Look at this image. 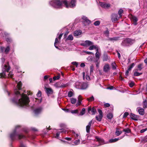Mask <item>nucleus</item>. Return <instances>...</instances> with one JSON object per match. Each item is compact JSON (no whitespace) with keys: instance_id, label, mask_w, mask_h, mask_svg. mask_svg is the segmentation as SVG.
Returning <instances> with one entry per match:
<instances>
[{"instance_id":"f257e3e1","label":"nucleus","mask_w":147,"mask_h":147,"mask_svg":"<svg viewBox=\"0 0 147 147\" xmlns=\"http://www.w3.org/2000/svg\"><path fill=\"white\" fill-rule=\"evenodd\" d=\"M22 86V83L20 81L18 83L17 86V88L14 90L15 97L12 100L13 103L21 107H26L28 106L29 99L26 94L24 93L21 94L19 92L18 90L21 89Z\"/></svg>"},{"instance_id":"f03ea898","label":"nucleus","mask_w":147,"mask_h":147,"mask_svg":"<svg viewBox=\"0 0 147 147\" xmlns=\"http://www.w3.org/2000/svg\"><path fill=\"white\" fill-rule=\"evenodd\" d=\"M10 69V67L8 63L3 65V67L2 68V72L0 73V78H12L13 76L12 72L10 71L9 74H8Z\"/></svg>"},{"instance_id":"7ed1b4c3","label":"nucleus","mask_w":147,"mask_h":147,"mask_svg":"<svg viewBox=\"0 0 147 147\" xmlns=\"http://www.w3.org/2000/svg\"><path fill=\"white\" fill-rule=\"evenodd\" d=\"M64 1V0L60 1L58 0H54L50 1L49 4L54 8L60 9L62 8L63 6H65L63 3Z\"/></svg>"},{"instance_id":"20e7f679","label":"nucleus","mask_w":147,"mask_h":147,"mask_svg":"<svg viewBox=\"0 0 147 147\" xmlns=\"http://www.w3.org/2000/svg\"><path fill=\"white\" fill-rule=\"evenodd\" d=\"M18 127V126H16L15 129L10 134V138L12 140L20 139L25 138V137L22 134H20L17 133L16 129Z\"/></svg>"},{"instance_id":"39448f33","label":"nucleus","mask_w":147,"mask_h":147,"mask_svg":"<svg viewBox=\"0 0 147 147\" xmlns=\"http://www.w3.org/2000/svg\"><path fill=\"white\" fill-rule=\"evenodd\" d=\"M63 3H64L65 6L66 8L74 7L76 6V0H71L69 4L68 3L66 0H64Z\"/></svg>"},{"instance_id":"423d86ee","label":"nucleus","mask_w":147,"mask_h":147,"mask_svg":"<svg viewBox=\"0 0 147 147\" xmlns=\"http://www.w3.org/2000/svg\"><path fill=\"white\" fill-rule=\"evenodd\" d=\"M134 42V40L127 38L123 40L121 43V45L123 46H127L131 45Z\"/></svg>"},{"instance_id":"0eeeda50","label":"nucleus","mask_w":147,"mask_h":147,"mask_svg":"<svg viewBox=\"0 0 147 147\" xmlns=\"http://www.w3.org/2000/svg\"><path fill=\"white\" fill-rule=\"evenodd\" d=\"M129 18L130 19L131 22H133V24L136 25L137 24V21L138 19L137 17L131 14H129L128 16Z\"/></svg>"},{"instance_id":"6e6552de","label":"nucleus","mask_w":147,"mask_h":147,"mask_svg":"<svg viewBox=\"0 0 147 147\" xmlns=\"http://www.w3.org/2000/svg\"><path fill=\"white\" fill-rule=\"evenodd\" d=\"M93 44V42L88 40H86L84 42L81 44V45L82 46L86 47L92 45Z\"/></svg>"},{"instance_id":"1a4fd4ad","label":"nucleus","mask_w":147,"mask_h":147,"mask_svg":"<svg viewBox=\"0 0 147 147\" xmlns=\"http://www.w3.org/2000/svg\"><path fill=\"white\" fill-rule=\"evenodd\" d=\"M96 139L97 141L99 143V145L97 146L106 143L105 142L104 140L103 139L100 138H99L98 137H96Z\"/></svg>"},{"instance_id":"9d476101","label":"nucleus","mask_w":147,"mask_h":147,"mask_svg":"<svg viewBox=\"0 0 147 147\" xmlns=\"http://www.w3.org/2000/svg\"><path fill=\"white\" fill-rule=\"evenodd\" d=\"M92 113V115H94L96 112V110L94 107L92 109L91 107H89L88 109V113L90 114L91 113L90 112Z\"/></svg>"},{"instance_id":"9b49d317","label":"nucleus","mask_w":147,"mask_h":147,"mask_svg":"<svg viewBox=\"0 0 147 147\" xmlns=\"http://www.w3.org/2000/svg\"><path fill=\"white\" fill-rule=\"evenodd\" d=\"M100 5L101 7L105 8H107L110 7V5L109 3H105L100 2Z\"/></svg>"},{"instance_id":"f8f14e48","label":"nucleus","mask_w":147,"mask_h":147,"mask_svg":"<svg viewBox=\"0 0 147 147\" xmlns=\"http://www.w3.org/2000/svg\"><path fill=\"white\" fill-rule=\"evenodd\" d=\"M120 18L118 16L117 14H113L112 15V20L113 21H115L118 20Z\"/></svg>"},{"instance_id":"ddd939ff","label":"nucleus","mask_w":147,"mask_h":147,"mask_svg":"<svg viewBox=\"0 0 147 147\" xmlns=\"http://www.w3.org/2000/svg\"><path fill=\"white\" fill-rule=\"evenodd\" d=\"M110 69L109 65L108 64L105 65L103 67V71L105 72H107Z\"/></svg>"},{"instance_id":"4468645a","label":"nucleus","mask_w":147,"mask_h":147,"mask_svg":"<svg viewBox=\"0 0 147 147\" xmlns=\"http://www.w3.org/2000/svg\"><path fill=\"white\" fill-rule=\"evenodd\" d=\"M92 122V120L90 121L88 125L86 126V131L88 133H89L90 132V127L91 125Z\"/></svg>"},{"instance_id":"2eb2a0df","label":"nucleus","mask_w":147,"mask_h":147,"mask_svg":"<svg viewBox=\"0 0 147 147\" xmlns=\"http://www.w3.org/2000/svg\"><path fill=\"white\" fill-rule=\"evenodd\" d=\"M137 110L138 111L140 114L142 115H144V111L143 109L139 107L137 108Z\"/></svg>"},{"instance_id":"dca6fc26","label":"nucleus","mask_w":147,"mask_h":147,"mask_svg":"<svg viewBox=\"0 0 147 147\" xmlns=\"http://www.w3.org/2000/svg\"><path fill=\"white\" fill-rule=\"evenodd\" d=\"M130 116L132 119L136 121L137 120L138 118V116L132 113H130Z\"/></svg>"},{"instance_id":"f3484780","label":"nucleus","mask_w":147,"mask_h":147,"mask_svg":"<svg viewBox=\"0 0 147 147\" xmlns=\"http://www.w3.org/2000/svg\"><path fill=\"white\" fill-rule=\"evenodd\" d=\"M82 18L84 20V22L87 23V24H89L91 22V21L89 20L86 16H82Z\"/></svg>"},{"instance_id":"a211bd4d","label":"nucleus","mask_w":147,"mask_h":147,"mask_svg":"<svg viewBox=\"0 0 147 147\" xmlns=\"http://www.w3.org/2000/svg\"><path fill=\"white\" fill-rule=\"evenodd\" d=\"M82 84V83L80 82H76L75 83V87L78 89H81Z\"/></svg>"},{"instance_id":"6ab92c4d","label":"nucleus","mask_w":147,"mask_h":147,"mask_svg":"<svg viewBox=\"0 0 147 147\" xmlns=\"http://www.w3.org/2000/svg\"><path fill=\"white\" fill-rule=\"evenodd\" d=\"M81 89H85L88 87V85L87 83H82L81 85Z\"/></svg>"},{"instance_id":"aec40b11","label":"nucleus","mask_w":147,"mask_h":147,"mask_svg":"<svg viewBox=\"0 0 147 147\" xmlns=\"http://www.w3.org/2000/svg\"><path fill=\"white\" fill-rule=\"evenodd\" d=\"M71 131L73 135L74 136L75 139H80V136L79 134H76L74 131Z\"/></svg>"},{"instance_id":"412c9836","label":"nucleus","mask_w":147,"mask_h":147,"mask_svg":"<svg viewBox=\"0 0 147 147\" xmlns=\"http://www.w3.org/2000/svg\"><path fill=\"white\" fill-rule=\"evenodd\" d=\"M45 89L46 90V92L48 94H51L52 93L53 91L51 88H45Z\"/></svg>"},{"instance_id":"4be33fe9","label":"nucleus","mask_w":147,"mask_h":147,"mask_svg":"<svg viewBox=\"0 0 147 147\" xmlns=\"http://www.w3.org/2000/svg\"><path fill=\"white\" fill-rule=\"evenodd\" d=\"M82 32L80 30L75 31L74 33V35L75 36H78L81 34Z\"/></svg>"},{"instance_id":"5701e85b","label":"nucleus","mask_w":147,"mask_h":147,"mask_svg":"<svg viewBox=\"0 0 147 147\" xmlns=\"http://www.w3.org/2000/svg\"><path fill=\"white\" fill-rule=\"evenodd\" d=\"M74 95V93L72 89L70 91H69L68 93L67 96L69 97H71Z\"/></svg>"},{"instance_id":"b1692460","label":"nucleus","mask_w":147,"mask_h":147,"mask_svg":"<svg viewBox=\"0 0 147 147\" xmlns=\"http://www.w3.org/2000/svg\"><path fill=\"white\" fill-rule=\"evenodd\" d=\"M42 111V108H39L36 109L34 111V112L35 114H38L41 112Z\"/></svg>"},{"instance_id":"393cba45","label":"nucleus","mask_w":147,"mask_h":147,"mask_svg":"<svg viewBox=\"0 0 147 147\" xmlns=\"http://www.w3.org/2000/svg\"><path fill=\"white\" fill-rule=\"evenodd\" d=\"M103 115H98L96 116V119L98 121H101Z\"/></svg>"},{"instance_id":"a878e982","label":"nucleus","mask_w":147,"mask_h":147,"mask_svg":"<svg viewBox=\"0 0 147 147\" xmlns=\"http://www.w3.org/2000/svg\"><path fill=\"white\" fill-rule=\"evenodd\" d=\"M98 49V48H97L96 46L91 45L89 47V49L90 50H92L93 49Z\"/></svg>"},{"instance_id":"bb28decb","label":"nucleus","mask_w":147,"mask_h":147,"mask_svg":"<svg viewBox=\"0 0 147 147\" xmlns=\"http://www.w3.org/2000/svg\"><path fill=\"white\" fill-rule=\"evenodd\" d=\"M96 53L95 54L96 58H100V53L98 52V49H97L96 50Z\"/></svg>"},{"instance_id":"cd10ccee","label":"nucleus","mask_w":147,"mask_h":147,"mask_svg":"<svg viewBox=\"0 0 147 147\" xmlns=\"http://www.w3.org/2000/svg\"><path fill=\"white\" fill-rule=\"evenodd\" d=\"M70 101L71 103L72 104H75L76 103L77 100L76 98H71Z\"/></svg>"},{"instance_id":"c85d7f7f","label":"nucleus","mask_w":147,"mask_h":147,"mask_svg":"<svg viewBox=\"0 0 147 147\" xmlns=\"http://www.w3.org/2000/svg\"><path fill=\"white\" fill-rule=\"evenodd\" d=\"M119 38V37H115L112 38H109V40L111 41H115L117 40Z\"/></svg>"},{"instance_id":"c756f323","label":"nucleus","mask_w":147,"mask_h":147,"mask_svg":"<svg viewBox=\"0 0 147 147\" xmlns=\"http://www.w3.org/2000/svg\"><path fill=\"white\" fill-rule=\"evenodd\" d=\"M143 106L144 108H147V100L145 99L143 102Z\"/></svg>"},{"instance_id":"7c9ffc66","label":"nucleus","mask_w":147,"mask_h":147,"mask_svg":"<svg viewBox=\"0 0 147 147\" xmlns=\"http://www.w3.org/2000/svg\"><path fill=\"white\" fill-rule=\"evenodd\" d=\"M61 83L60 82L56 83L54 84V86L57 88H61Z\"/></svg>"},{"instance_id":"2f4dec72","label":"nucleus","mask_w":147,"mask_h":147,"mask_svg":"<svg viewBox=\"0 0 147 147\" xmlns=\"http://www.w3.org/2000/svg\"><path fill=\"white\" fill-rule=\"evenodd\" d=\"M123 10L122 9H120L118 11V14L119 15V17H121L122 15V14L123 13Z\"/></svg>"},{"instance_id":"473e14b6","label":"nucleus","mask_w":147,"mask_h":147,"mask_svg":"<svg viewBox=\"0 0 147 147\" xmlns=\"http://www.w3.org/2000/svg\"><path fill=\"white\" fill-rule=\"evenodd\" d=\"M119 140V138H115L114 139H110L109 140V142L110 143H113L115 142L118 140Z\"/></svg>"},{"instance_id":"72a5a7b5","label":"nucleus","mask_w":147,"mask_h":147,"mask_svg":"<svg viewBox=\"0 0 147 147\" xmlns=\"http://www.w3.org/2000/svg\"><path fill=\"white\" fill-rule=\"evenodd\" d=\"M122 133V132L121 131H119V129H117L116 131L115 132V134L117 136H119Z\"/></svg>"},{"instance_id":"f704fd0d","label":"nucleus","mask_w":147,"mask_h":147,"mask_svg":"<svg viewBox=\"0 0 147 147\" xmlns=\"http://www.w3.org/2000/svg\"><path fill=\"white\" fill-rule=\"evenodd\" d=\"M113 117V115L111 113H109L107 115V117L109 119H112Z\"/></svg>"},{"instance_id":"c9c22d12","label":"nucleus","mask_w":147,"mask_h":147,"mask_svg":"<svg viewBox=\"0 0 147 147\" xmlns=\"http://www.w3.org/2000/svg\"><path fill=\"white\" fill-rule=\"evenodd\" d=\"M58 39H58V38H55V42L54 43L55 46V48L57 49H58V47L56 46V43H58L59 42V41L60 40H59Z\"/></svg>"},{"instance_id":"e433bc0d","label":"nucleus","mask_w":147,"mask_h":147,"mask_svg":"<svg viewBox=\"0 0 147 147\" xmlns=\"http://www.w3.org/2000/svg\"><path fill=\"white\" fill-rule=\"evenodd\" d=\"M73 39V38L72 35H69L66 38V40H72Z\"/></svg>"},{"instance_id":"4c0bfd02","label":"nucleus","mask_w":147,"mask_h":147,"mask_svg":"<svg viewBox=\"0 0 147 147\" xmlns=\"http://www.w3.org/2000/svg\"><path fill=\"white\" fill-rule=\"evenodd\" d=\"M123 131L125 132L126 133H129L130 132L131 130L127 128L126 129H123Z\"/></svg>"},{"instance_id":"58836bf2","label":"nucleus","mask_w":147,"mask_h":147,"mask_svg":"<svg viewBox=\"0 0 147 147\" xmlns=\"http://www.w3.org/2000/svg\"><path fill=\"white\" fill-rule=\"evenodd\" d=\"M85 109L84 108L82 109L80 113V115H82L85 113Z\"/></svg>"},{"instance_id":"ea45409f","label":"nucleus","mask_w":147,"mask_h":147,"mask_svg":"<svg viewBox=\"0 0 147 147\" xmlns=\"http://www.w3.org/2000/svg\"><path fill=\"white\" fill-rule=\"evenodd\" d=\"M94 59V57H93L92 56H89L87 58V60L90 61H92L93 60V59Z\"/></svg>"},{"instance_id":"a19ab883","label":"nucleus","mask_w":147,"mask_h":147,"mask_svg":"<svg viewBox=\"0 0 147 147\" xmlns=\"http://www.w3.org/2000/svg\"><path fill=\"white\" fill-rule=\"evenodd\" d=\"M68 84H61V88H65L67 87V86H68Z\"/></svg>"},{"instance_id":"79ce46f5","label":"nucleus","mask_w":147,"mask_h":147,"mask_svg":"<svg viewBox=\"0 0 147 147\" xmlns=\"http://www.w3.org/2000/svg\"><path fill=\"white\" fill-rule=\"evenodd\" d=\"M111 65L112 66L113 69H116V64L115 62H113L111 63Z\"/></svg>"},{"instance_id":"37998d69","label":"nucleus","mask_w":147,"mask_h":147,"mask_svg":"<svg viewBox=\"0 0 147 147\" xmlns=\"http://www.w3.org/2000/svg\"><path fill=\"white\" fill-rule=\"evenodd\" d=\"M78 139L77 140H75L74 142V143L76 145H77L78 144H79L80 142V139Z\"/></svg>"},{"instance_id":"c03bdc74","label":"nucleus","mask_w":147,"mask_h":147,"mask_svg":"<svg viewBox=\"0 0 147 147\" xmlns=\"http://www.w3.org/2000/svg\"><path fill=\"white\" fill-rule=\"evenodd\" d=\"M142 74V73H140L138 72L137 71H136V72H134V75L135 76H138L140 75H141Z\"/></svg>"},{"instance_id":"a18cd8bd","label":"nucleus","mask_w":147,"mask_h":147,"mask_svg":"<svg viewBox=\"0 0 147 147\" xmlns=\"http://www.w3.org/2000/svg\"><path fill=\"white\" fill-rule=\"evenodd\" d=\"M10 50V48L9 46H7L5 49V52L6 54Z\"/></svg>"},{"instance_id":"49530a36","label":"nucleus","mask_w":147,"mask_h":147,"mask_svg":"<svg viewBox=\"0 0 147 147\" xmlns=\"http://www.w3.org/2000/svg\"><path fill=\"white\" fill-rule=\"evenodd\" d=\"M100 23V22L99 21H96L94 23V24L96 26H97L99 25Z\"/></svg>"},{"instance_id":"de8ad7c7","label":"nucleus","mask_w":147,"mask_h":147,"mask_svg":"<svg viewBox=\"0 0 147 147\" xmlns=\"http://www.w3.org/2000/svg\"><path fill=\"white\" fill-rule=\"evenodd\" d=\"M60 78V76L59 75H58L57 76H54L53 77V79L54 80H57L59 79Z\"/></svg>"},{"instance_id":"09e8293b","label":"nucleus","mask_w":147,"mask_h":147,"mask_svg":"<svg viewBox=\"0 0 147 147\" xmlns=\"http://www.w3.org/2000/svg\"><path fill=\"white\" fill-rule=\"evenodd\" d=\"M81 100H78V102L76 103V105L77 107L78 106H79L81 104Z\"/></svg>"},{"instance_id":"8fccbe9b","label":"nucleus","mask_w":147,"mask_h":147,"mask_svg":"<svg viewBox=\"0 0 147 147\" xmlns=\"http://www.w3.org/2000/svg\"><path fill=\"white\" fill-rule=\"evenodd\" d=\"M94 70V67L92 65L90 66V73L91 74L93 72Z\"/></svg>"},{"instance_id":"3c124183","label":"nucleus","mask_w":147,"mask_h":147,"mask_svg":"<svg viewBox=\"0 0 147 147\" xmlns=\"http://www.w3.org/2000/svg\"><path fill=\"white\" fill-rule=\"evenodd\" d=\"M87 100L89 101H92L94 100V99L93 96H92L89 98H88Z\"/></svg>"},{"instance_id":"603ef678","label":"nucleus","mask_w":147,"mask_h":147,"mask_svg":"<svg viewBox=\"0 0 147 147\" xmlns=\"http://www.w3.org/2000/svg\"><path fill=\"white\" fill-rule=\"evenodd\" d=\"M41 92L40 91H38V92L36 94V96L38 97H40L41 96Z\"/></svg>"},{"instance_id":"864d4df0","label":"nucleus","mask_w":147,"mask_h":147,"mask_svg":"<svg viewBox=\"0 0 147 147\" xmlns=\"http://www.w3.org/2000/svg\"><path fill=\"white\" fill-rule=\"evenodd\" d=\"M98 112L99 115H102V113L101 110V109H98Z\"/></svg>"},{"instance_id":"5fc2aeb1","label":"nucleus","mask_w":147,"mask_h":147,"mask_svg":"<svg viewBox=\"0 0 147 147\" xmlns=\"http://www.w3.org/2000/svg\"><path fill=\"white\" fill-rule=\"evenodd\" d=\"M104 34H106L107 36H109V31L107 30L106 31H105Z\"/></svg>"},{"instance_id":"6e6d98bb","label":"nucleus","mask_w":147,"mask_h":147,"mask_svg":"<svg viewBox=\"0 0 147 147\" xmlns=\"http://www.w3.org/2000/svg\"><path fill=\"white\" fill-rule=\"evenodd\" d=\"M99 58H96L95 60L94 61L95 63H100Z\"/></svg>"},{"instance_id":"4d7b16f0","label":"nucleus","mask_w":147,"mask_h":147,"mask_svg":"<svg viewBox=\"0 0 147 147\" xmlns=\"http://www.w3.org/2000/svg\"><path fill=\"white\" fill-rule=\"evenodd\" d=\"M129 115L128 113L127 112H125V113L123 115V117L125 118L126 117H127V116H128Z\"/></svg>"},{"instance_id":"13d9d810","label":"nucleus","mask_w":147,"mask_h":147,"mask_svg":"<svg viewBox=\"0 0 147 147\" xmlns=\"http://www.w3.org/2000/svg\"><path fill=\"white\" fill-rule=\"evenodd\" d=\"M134 85V83L133 82H131L129 84V86L130 87H132Z\"/></svg>"},{"instance_id":"bf43d9fd","label":"nucleus","mask_w":147,"mask_h":147,"mask_svg":"<svg viewBox=\"0 0 147 147\" xmlns=\"http://www.w3.org/2000/svg\"><path fill=\"white\" fill-rule=\"evenodd\" d=\"M142 65L141 64H139L138 65V68L139 70H141L142 69Z\"/></svg>"},{"instance_id":"052dcab7","label":"nucleus","mask_w":147,"mask_h":147,"mask_svg":"<svg viewBox=\"0 0 147 147\" xmlns=\"http://www.w3.org/2000/svg\"><path fill=\"white\" fill-rule=\"evenodd\" d=\"M72 64L76 66V67L78 66V63L76 62H73L71 63Z\"/></svg>"},{"instance_id":"680f3d73","label":"nucleus","mask_w":147,"mask_h":147,"mask_svg":"<svg viewBox=\"0 0 147 147\" xmlns=\"http://www.w3.org/2000/svg\"><path fill=\"white\" fill-rule=\"evenodd\" d=\"M108 57L107 55L105 56L103 59V60L104 61H106L108 59Z\"/></svg>"},{"instance_id":"e2e57ef3","label":"nucleus","mask_w":147,"mask_h":147,"mask_svg":"<svg viewBox=\"0 0 147 147\" xmlns=\"http://www.w3.org/2000/svg\"><path fill=\"white\" fill-rule=\"evenodd\" d=\"M147 130V128H145V129H142L140 131L141 133H143L145 131Z\"/></svg>"},{"instance_id":"0e129e2a","label":"nucleus","mask_w":147,"mask_h":147,"mask_svg":"<svg viewBox=\"0 0 147 147\" xmlns=\"http://www.w3.org/2000/svg\"><path fill=\"white\" fill-rule=\"evenodd\" d=\"M78 111L77 110H76L72 111L71 113H78Z\"/></svg>"},{"instance_id":"69168bd1","label":"nucleus","mask_w":147,"mask_h":147,"mask_svg":"<svg viewBox=\"0 0 147 147\" xmlns=\"http://www.w3.org/2000/svg\"><path fill=\"white\" fill-rule=\"evenodd\" d=\"M61 133L60 132H57L56 134V138H58L59 137V135Z\"/></svg>"},{"instance_id":"338daca9","label":"nucleus","mask_w":147,"mask_h":147,"mask_svg":"<svg viewBox=\"0 0 147 147\" xmlns=\"http://www.w3.org/2000/svg\"><path fill=\"white\" fill-rule=\"evenodd\" d=\"M104 106L105 107H108L110 106V105L108 103H106L105 104Z\"/></svg>"},{"instance_id":"774afa93","label":"nucleus","mask_w":147,"mask_h":147,"mask_svg":"<svg viewBox=\"0 0 147 147\" xmlns=\"http://www.w3.org/2000/svg\"><path fill=\"white\" fill-rule=\"evenodd\" d=\"M86 78L88 80H90V77L88 75L86 76Z\"/></svg>"}]
</instances>
